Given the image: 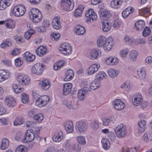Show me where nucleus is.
<instances>
[{"label": "nucleus", "instance_id": "nucleus-1", "mask_svg": "<svg viewBox=\"0 0 152 152\" xmlns=\"http://www.w3.org/2000/svg\"><path fill=\"white\" fill-rule=\"evenodd\" d=\"M98 47L103 48L104 50L108 51L112 48L113 45V39L111 37L107 39L104 36H99L97 41Z\"/></svg>", "mask_w": 152, "mask_h": 152}, {"label": "nucleus", "instance_id": "nucleus-2", "mask_svg": "<svg viewBox=\"0 0 152 152\" xmlns=\"http://www.w3.org/2000/svg\"><path fill=\"white\" fill-rule=\"evenodd\" d=\"M114 130L116 135L119 138L124 137L127 132L126 126L123 124L118 125Z\"/></svg>", "mask_w": 152, "mask_h": 152}, {"label": "nucleus", "instance_id": "nucleus-3", "mask_svg": "<svg viewBox=\"0 0 152 152\" xmlns=\"http://www.w3.org/2000/svg\"><path fill=\"white\" fill-rule=\"evenodd\" d=\"M50 100V98L48 96H42L36 100L35 104L39 107H42L48 104Z\"/></svg>", "mask_w": 152, "mask_h": 152}, {"label": "nucleus", "instance_id": "nucleus-4", "mask_svg": "<svg viewBox=\"0 0 152 152\" xmlns=\"http://www.w3.org/2000/svg\"><path fill=\"white\" fill-rule=\"evenodd\" d=\"M73 2V0H62L61 3V8L65 11H71L74 7Z\"/></svg>", "mask_w": 152, "mask_h": 152}, {"label": "nucleus", "instance_id": "nucleus-5", "mask_svg": "<svg viewBox=\"0 0 152 152\" xmlns=\"http://www.w3.org/2000/svg\"><path fill=\"white\" fill-rule=\"evenodd\" d=\"M60 51L65 55H69L72 53V48L71 45L67 43H62L59 48Z\"/></svg>", "mask_w": 152, "mask_h": 152}, {"label": "nucleus", "instance_id": "nucleus-6", "mask_svg": "<svg viewBox=\"0 0 152 152\" xmlns=\"http://www.w3.org/2000/svg\"><path fill=\"white\" fill-rule=\"evenodd\" d=\"M25 11V8L24 6L19 5L14 7L12 10V13L15 16L19 17L24 14Z\"/></svg>", "mask_w": 152, "mask_h": 152}, {"label": "nucleus", "instance_id": "nucleus-7", "mask_svg": "<svg viewBox=\"0 0 152 152\" xmlns=\"http://www.w3.org/2000/svg\"><path fill=\"white\" fill-rule=\"evenodd\" d=\"M86 16L88 18L86 22H92L97 20V16L96 13H95L92 9H89L86 13Z\"/></svg>", "mask_w": 152, "mask_h": 152}, {"label": "nucleus", "instance_id": "nucleus-8", "mask_svg": "<svg viewBox=\"0 0 152 152\" xmlns=\"http://www.w3.org/2000/svg\"><path fill=\"white\" fill-rule=\"evenodd\" d=\"M44 69L43 64L37 63L32 67L31 71L34 74L39 75L42 74Z\"/></svg>", "mask_w": 152, "mask_h": 152}, {"label": "nucleus", "instance_id": "nucleus-9", "mask_svg": "<svg viewBox=\"0 0 152 152\" xmlns=\"http://www.w3.org/2000/svg\"><path fill=\"white\" fill-rule=\"evenodd\" d=\"M88 128V125L86 121L81 120L77 122L75 128L80 133L85 131Z\"/></svg>", "mask_w": 152, "mask_h": 152}, {"label": "nucleus", "instance_id": "nucleus-10", "mask_svg": "<svg viewBox=\"0 0 152 152\" xmlns=\"http://www.w3.org/2000/svg\"><path fill=\"white\" fill-rule=\"evenodd\" d=\"M18 82L23 86H27L30 83V80L29 77L23 74L19 75L17 78Z\"/></svg>", "mask_w": 152, "mask_h": 152}, {"label": "nucleus", "instance_id": "nucleus-11", "mask_svg": "<svg viewBox=\"0 0 152 152\" xmlns=\"http://www.w3.org/2000/svg\"><path fill=\"white\" fill-rule=\"evenodd\" d=\"M35 137L34 131L31 129L27 130L23 138L24 142L32 141Z\"/></svg>", "mask_w": 152, "mask_h": 152}, {"label": "nucleus", "instance_id": "nucleus-12", "mask_svg": "<svg viewBox=\"0 0 152 152\" xmlns=\"http://www.w3.org/2000/svg\"><path fill=\"white\" fill-rule=\"evenodd\" d=\"M113 104L115 109L118 110H122L125 106L124 103L119 99L114 100Z\"/></svg>", "mask_w": 152, "mask_h": 152}, {"label": "nucleus", "instance_id": "nucleus-13", "mask_svg": "<svg viewBox=\"0 0 152 152\" xmlns=\"http://www.w3.org/2000/svg\"><path fill=\"white\" fill-rule=\"evenodd\" d=\"M90 91L88 88H84L79 90L77 93V97L80 101L83 100L86 94Z\"/></svg>", "mask_w": 152, "mask_h": 152}, {"label": "nucleus", "instance_id": "nucleus-14", "mask_svg": "<svg viewBox=\"0 0 152 152\" xmlns=\"http://www.w3.org/2000/svg\"><path fill=\"white\" fill-rule=\"evenodd\" d=\"M65 130L68 133L72 132L74 130L73 123L70 121H66L64 125Z\"/></svg>", "mask_w": 152, "mask_h": 152}, {"label": "nucleus", "instance_id": "nucleus-15", "mask_svg": "<svg viewBox=\"0 0 152 152\" xmlns=\"http://www.w3.org/2000/svg\"><path fill=\"white\" fill-rule=\"evenodd\" d=\"M74 28V32L77 35H83L86 32L85 28L79 24L76 25Z\"/></svg>", "mask_w": 152, "mask_h": 152}, {"label": "nucleus", "instance_id": "nucleus-16", "mask_svg": "<svg viewBox=\"0 0 152 152\" xmlns=\"http://www.w3.org/2000/svg\"><path fill=\"white\" fill-rule=\"evenodd\" d=\"M100 67L99 64H92L88 69L87 74L92 75L96 72Z\"/></svg>", "mask_w": 152, "mask_h": 152}, {"label": "nucleus", "instance_id": "nucleus-17", "mask_svg": "<svg viewBox=\"0 0 152 152\" xmlns=\"http://www.w3.org/2000/svg\"><path fill=\"white\" fill-rule=\"evenodd\" d=\"M143 101L142 97L140 94H137L134 96L133 103L134 105L138 106L141 104Z\"/></svg>", "mask_w": 152, "mask_h": 152}, {"label": "nucleus", "instance_id": "nucleus-18", "mask_svg": "<svg viewBox=\"0 0 152 152\" xmlns=\"http://www.w3.org/2000/svg\"><path fill=\"white\" fill-rule=\"evenodd\" d=\"M52 25L53 27L56 30H58L61 28L60 18L59 16L54 18L53 20Z\"/></svg>", "mask_w": 152, "mask_h": 152}, {"label": "nucleus", "instance_id": "nucleus-19", "mask_svg": "<svg viewBox=\"0 0 152 152\" xmlns=\"http://www.w3.org/2000/svg\"><path fill=\"white\" fill-rule=\"evenodd\" d=\"M36 51V53L38 56H42L46 54L47 49L45 47L40 46L37 48Z\"/></svg>", "mask_w": 152, "mask_h": 152}, {"label": "nucleus", "instance_id": "nucleus-20", "mask_svg": "<svg viewBox=\"0 0 152 152\" xmlns=\"http://www.w3.org/2000/svg\"><path fill=\"white\" fill-rule=\"evenodd\" d=\"M50 25V21L45 20L42 23V26L38 28L37 30L41 33L44 32L46 31V28L49 27Z\"/></svg>", "mask_w": 152, "mask_h": 152}, {"label": "nucleus", "instance_id": "nucleus-21", "mask_svg": "<svg viewBox=\"0 0 152 152\" xmlns=\"http://www.w3.org/2000/svg\"><path fill=\"white\" fill-rule=\"evenodd\" d=\"M63 137V133L61 130L58 131L53 137V141L59 142L61 141Z\"/></svg>", "mask_w": 152, "mask_h": 152}, {"label": "nucleus", "instance_id": "nucleus-22", "mask_svg": "<svg viewBox=\"0 0 152 152\" xmlns=\"http://www.w3.org/2000/svg\"><path fill=\"white\" fill-rule=\"evenodd\" d=\"M50 84L49 81L47 80L40 81L39 83V86L45 90H46L49 88Z\"/></svg>", "mask_w": 152, "mask_h": 152}, {"label": "nucleus", "instance_id": "nucleus-23", "mask_svg": "<svg viewBox=\"0 0 152 152\" xmlns=\"http://www.w3.org/2000/svg\"><path fill=\"white\" fill-rule=\"evenodd\" d=\"M5 100L6 105L9 107H13L16 105V101L12 97H6Z\"/></svg>", "mask_w": 152, "mask_h": 152}, {"label": "nucleus", "instance_id": "nucleus-24", "mask_svg": "<svg viewBox=\"0 0 152 152\" xmlns=\"http://www.w3.org/2000/svg\"><path fill=\"white\" fill-rule=\"evenodd\" d=\"M72 87V84L66 83L63 85V93L64 95H66L70 93Z\"/></svg>", "mask_w": 152, "mask_h": 152}, {"label": "nucleus", "instance_id": "nucleus-25", "mask_svg": "<svg viewBox=\"0 0 152 152\" xmlns=\"http://www.w3.org/2000/svg\"><path fill=\"white\" fill-rule=\"evenodd\" d=\"M101 23L102 25V30L104 32H107L110 30L111 29V26L108 20L102 21Z\"/></svg>", "mask_w": 152, "mask_h": 152}, {"label": "nucleus", "instance_id": "nucleus-26", "mask_svg": "<svg viewBox=\"0 0 152 152\" xmlns=\"http://www.w3.org/2000/svg\"><path fill=\"white\" fill-rule=\"evenodd\" d=\"M23 57L28 62L33 61L35 58V56L29 52H26L23 55Z\"/></svg>", "mask_w": 152, "mask_h": 152}, {"label": "nucleus", "instance_id": "nucleus-27", "mask_svg": "<svg viewBox=\"0 0 152 152\" xmlns=\"http://www.w3.org/2000/svg\"><path fill=\"white\" fill-rule=\"evenodd\" d=\"M100 16L102 19L103 21L108 20L110 19L112 15L108 11H104L101 12L100 14Z\"/></svg>", "mask_w": 152, "mask_h": 152}, {"label": "nucleus", "instance_id": "nucleus-28", "mask_svg": "<svg viewBox=\"0 0 152 152\" xmlns=\"http://www.w3.org/2000/svg\"><path fill=\"white\" fill-rule=\"evenodd\" d=\"M11 0H0V10H3L7 7L9 6Z\"/></svg>", "mask_w": 152, "mask_h": 152}, {"label": "nucleus", "instance_id": "nucleus-29", "mask_svg": "<svg viewBox=\"0 0 152 152\" xmlns=\"http://www.w3.org/2000/svg\"><path fill=\"white\" fill-rule=\"evenodd\" d=\"M145 26V23L143 20H140L136 22L134 25L136 29L138 31H141Z\"/></svg>", "mask_w": 152, "mask_h": 152}, {"label": "nucleus", "instance_id": "nucleus-30", "mask_svg": "<svg viewBox=\"0 0 152 152\" xmlns=\"http://www.w3.org/2000/svg\"><path fill=\"white\" fill-rule=\"evenodd\" d=\"M74 72L72 70L69 69L68 70L66 73L65 77L64 79V81H68L71 80L73 77Z\"/></svg>", "mask_w": 152, "mask_h": 152}, {"label": "nucleus", "instance_id": "nucleus-31", "mask_svg": "<svg viewBox=\"0 0 152 152\" xmlns=\"http://www.w3.org/2000/svg\"><path fill=\"white\" fill-rule=\"evenodd\" d=\"M134 11V9L132 7H129L125 9L122 12V15L124 18H126L129 15Z\"/></svg>", "mask_w": 152, "mask_h": 152}, {"label": "nucleus", "instance_id": "nucleus-32", "mask_svg": "<svg viewBox=\"0 0 152 152\" xmlns=\"http://www.w3.org/2000/svg\"><path fill=\"white\" fill-rule=\"evenodd\" d=\"M100 51L98 49H93L91 50L90 58L91 59L94 60L98 58L100 54Z\"/></svg>", "mask_w": 152, "mask_h": 152}, {"label": "nucleus", "instance_id": "nucleus-33", "mask_svg": "<svg viewBox=\"0 0 152 152\" xmlns=\"http://www.w3.org/2000/svg\"><path fill=\"white\" fill-rule=\"evenodd\" d=\"M146 122L144 120H141L138 123L139 126L138 131L139 132H143L145 130Z\"/></svg>", "mask_w": 152, "mask_h": 152}, {"label": "nucleus", "instance_id": "nucleus-34", "mask_svg": "<svg viewBox=\"0 0 152 152\" xmlns=\"http://www.w3.org/2000/svg\"><path fill=\"white\" fill-rule=\"evenodd\" d=\"M9 145V142L8 139L6 138L2 139L1 144L0 146V149L2 150H4L7 148Z\"/></svg>", "mask_w": 152, "mask_h": 152}, {"label": "nucleus", "instance_id": "nucleus-35", "mask_svg": "<svg viewBox=\"0 0 152 152\" xmlns=\"http://www.w3.org/2000/svg\"><path fill=\"white\" fill-rule=\"evenodd\" d=\"M101 86V83L99 81L96 79L92 82L90 84V88L92 90H95Z\"/></svg>", "mask_w": 152, "mask_h": 152}, {"label": "nucleus", "instance_id": "nucleus-36", "mask_svg": "<svg viewBox=\"0 0 152 152\" xmlns=\"http://www.w3.org/2000/svg\"><path fill=\"white\" fill-rule=\"evenodd\" d=\"M29 15V17L31 19L32 17H33V15H42V13L38 9L35 8H33L28 13Z\"/></svg>", "mask_w": 152, "mask_h": 152}, {"label": "nucleus", "instance_id": "nucleus-37", "mask_svg": "<svg viewBox=\"0 0 152 152\" xmlns=\"http://www.w3.org/2000/svg\"><path fill=\"white\" fill-rule=\"evenodd\" d=\"M11 45V40L10 39L8 38L2 42L0 45V46L2 48H6L7 47H10Z\"/></svg>", "mask_w": 152, "mask_h": 152}, {"label": "nucleus", "instance_id": "nucleus-38", "mask_svg": "<svg viewBox=\"0 0 152 152\" xmlns=\"http://www.w3.org/2000/svg\"><path fill=\"white\" fill-rule=\"evenodd\" d=\"M137 75L139 78L142 80H144L146 77V73L145 70L142 68H141L137 71Z\"/></svg>", "mask_w": 152, "mask_h": 152}, {"label": "nucleus", "instance_id": "nucleus-39", "mask_svg": "<svg viewBox=\"0 0 152 152\" xmlns=\"http://www.w3.org/2000/svg\"><path fill=\"white\" fill-rule=\"evenodd\" d=\"M107 73L109 76L111 78H114L118 74V71H116L113 69H110L107 71Z\"/></svg>", "mask_w": 152, "mask_h": 152}, {"label": "nucleus", "instance_id": "nucleus-40", "mask_svg": "<svg viewBox=\"0 0 152 152\" xmlns=\"http://www.w3.org/2000/svg\"><path fill=\"white\" fill-rule=\"evenodd\" d=\"M106 75L105 72H100L96 75V78L95 79L100 83L101 80L105 78Z\"/></svg>", "mask_w": 152, "mask_h": 152}, {"label": "nucleus", "instance_id": "nucleus-41", "mask_svg": "<svg viewBox=\"0 0 152 152\" xmlns=\"http://www.w3.org/2000/svg\"><path fill=\"white\" fill-rule=\"evenodd\" d=\"M84 7L83 5H80L76 9L74 13V16L77 17L81 16L84 9Z\"/></svg>", "mask_w": 152, "mask_h": 152}, {"label": "nucleus", "instance_id": "nucleus-42", "mask_svg": "<svg viewBox=\"0 0 152 152\" xmlns=\"http://www.w3.org/2000/svg\"><path fill=\"white\" fill-rule=\"evenodd\" d=\"M121 3V0H113L111 3V6L112 7L117 9L120 7Z\"/></svg>", "mask_w": 152, "mask_h": 152}, {"label": "nucleus", "instance_id": "nucleus-43", "mask_svg": "<svg viewBox=\"0 0 152 152\" xmlns=\"http://www.w3.org/2000/svg\"><path fill=\"white\" fill-rule=\"evenodd\" d=\"M65 62L64 60H60L58 61L57 63H56L53 66V68L56 70L59 69L61 67L63 66Z\"/></svg>", "mask_w": 152, "mask_h": 152}, {"label": "nucleus", "instance_id": "nucleus-44", "mask_svg": "<svg viewBox=\"0 0 152 152\" xmlns=\"http://www.w3.org/2000/svg\"><path fill=\"white\" fill-rule=\"evenodd\" d=\"M101 142L102 144L103 148L105 150L108 149L110 147V143L107 139H103L102 140Z\"/></svg>", "mask_w": 152, "mask_h": 152}, {"label": "nucleus", "instance_id": "nucleus-45", "mask_svg": "<svg viewBox=\"0 0 152 152\" xmlns=\"http://www.w3.org/2000/svg\"><path fill=\"white\" fill-rule=\"evenodd\" d=\"M0 74H1L2 77L4 80L8 79L10 76V74L8 72L4 69L0 70Z\"/></svg>", "mask_w": 152, "mask_h": 152}, {"label": "nucleus", "instance_id": "nucleus-46", "mask_svg": "<svg viewBox=\"0 0 152 152\" xmlns=\"http://www.w3.org/2000/svg\"><path fill=\"white\" fill-rule=\"evenodd\" d=\"M5 23L7 28L13 29L15 27V23L13 20H9L6 21Z\"/></svg>", "mask_w": 152, "mask_h": 152}, {"label": "nucleus", "instance_id": "nucleus-47", "mask_svg": "<svg viewBox=\"0 0 152 152\" xmlns=\"http://www.w3.org/2000/svg\"><path fill=\"white\" fill-rule=\"evenodd\" d=\"M24 122V120L22 118L17 117L13 121L14 126H18L22 124Z\"/></svg>", "mask_w": 152, "mask_h": 152}, {"label": "nucleus", "instance_id": "nucleus-48", "mask_svg": "<svg viewBox=\"0 0 152 152\" xmlns=\"http://www.w3.org/2000/svg\"><path fill=\"white\" fill-rule=\"evenodd\" d=\"M138 55L137 52L135 50H132L130 53L129 59L132 61H134L136 60V58Z\"/></svg>", "mask_w": 152, "mask_h": 152}, {"label": "nucleus", "instance_id": "nucleus-49", "mask_svg": "<svg viewBox=\"0 0 152 152\" xmlns=\"http://www.w3.org/2000/svg\"><path fill=\"white\" fill-rule=\"evenodd\" d=\"M99 124L98 121L94 120L91 123V127L93 130H96L99 128Z\"/></svg>", "mask_w": 152, "mask_h": 152}, {"label": "nucleus", "instance_id": "nucleus-50", "mask_svg": "<svg viewBox=\"0 0 152 152\" xmlns=\"http://www.w3.org/2000/svg\"><path fill=\"white\" fill-rule=\"evenodd\" d=\"M42 15H40L39 14V15H37V16L36 15L34 16L33 15V17H32L31 18H32L33 21L35 23H38L39 22L42 18Z\"/></svg>", "mask_w": 152, "mask_h": 152}, {"label": "nucleus", "instance_id": "nucleus-51", "mask_svg": "<svg viewBox=\"0 0 152 152\" xmlns=\"http://www.w3.org/2000/svg\"><path fill=\"white\" fill-rule=\"evenodd\" d=\"M43 115L41 114H36L33 116V119L38 122H40L43 120Z\"/></svg>", "mask_w": 152, "mask_h": 152}, {"label": "nucleus", "instance_id": "nucleus-52", "mask_svg": "<svg viewBox=\"0 0 152 152\" xmlns=\"http://www.w3.org/2000/svg\"><path fill=\"white\" fill-rule=\"evenodd\" d=\"M21 101L24 103H27L28 102L29 97L25 93L22 94L21 97Z\"/></svg>", "mask_w": 152, "mask_h": 152}, {"label": "nucleus", "instance_id": "nucleus-53", "mask_svg": "<svg viewBox=\"0 0 152 152\" xmlns=\"http://www.w3.org/2000/svg\"><path fill=\"white\" fill-rule=\"evenodd\" d=\"M15 152H27V149L24 146L20 145L16 148Z\"/></svg>", "mask_w": 152, "mask_h": 152}, {"label": "nucleus", "instance_id": "nucleus-54", "mask_svg": "<svg viewBox=\"0 0 152 152\" xmlns=\"http://www.w3.org/2000/svg\"><path fill=\"white\" fill-rule=\"evenodd\" d=\"M77 140L78 143L82 145H83L86 143L85 139L83 136H78L77 138Z\"/></svg>", "mask_w": 152, "mask_h": 152}, {"label": "nucleus", "instance_id": "nucleus-55", "mask_svg": "<svg viewBox=\"0 0 152 152\" xmlns=\"http://www.w3.org/2000/svg\"><path fill=\"white\" fill-rule=\"evenodd\" d=\"M113 117H111L110 118H104L102 119L103 125L104 126H107L109 125L110 121H112L111 119Z\"/></svg>", "mask_w": 152, "mask_h": 152}, {"label": "nucleus", "instance_id": "nucleus-56", "mask_svg": "<svg viewBox=\"0 0 152 152\" xmlns=\"http://www.w3.org/2000/svg\"><path fill=\"white\" fill-rule=\"evenodd\" d=\"M151 30L148 27H146L143 31L142 34L144 37L148 36L151 33Z\"/></svg>", "mask_w": 152, "mask_h": 152}, {"label": "nucleus", "instance_id": "nucleus-57", "mask_svg": "<svg viewBox=\"0 0 152 152\" xmlns=\"http://www.w3.org/2000/svg\"><path fill=\"white\" fill-rule=\"evenodd\" d=\"M129 52L127 49L123 50L120 51V55L121 57L125 58L127 56Z\"/></svg>", "mask_w": 152, "mask_h": 152}, {"label": "nucleus", "instance_id": "nucleus-58", "mask_svg": "<svg viewBox=\"0 0 152 152\" xmlns=\"http://www.w3.org/2000/svg\"><path fill=\"white\" fill-rule=\"evenodd\" d=\"M113 26L115 28H118L121 24L120 21L118 19L114 20L112 22Z\"/></svg>", "mask_w": 152, "mask_h": 152}, {"label": "nucleus", "instance_id": "nucleus-59", "mask_svg": "<svg viewBox=\"0 0 152 152\" xmlns=\"http://www.w3.org/2000/svg\"><path fill=\"white\" fill-rule=\"evenodd\" d=\"M108 136L111 141H114L116 139V137L113 132H110L108 134Z\"/></svg>", "mask_w": 152, "mask_h": 152}, {"label": "nucleus", "instance_id": "nucleus-60", "mask_svg": "<svg viewBox=\"0 0 152 152\" xmlns=\"http://www.w3.org/2000/svg\"><path fill=\"white\" fill-rule=\"evenodd\" d=\"M60 37L59 34L57 33H53L51 35V37L52 38H54L56 40H57L59 39Z\"/></svg>", "mask_w": 152, "mask_h": 152}, {"label": "nucleus", "instance_id": "nucleus-61", "mask_svg": "<svg viewBox=\"0 0 152 152\" xmlns=\"http://www.w3.org/2000/svg\"><path fill=\"white\" fill-rule=\"evenodd\" d=\"M150 135L149 133L148 132H146L144 135L143 136L142 139L144 140V142H148L149 141V139H148V136Z\"/></svg>", "mask_w": 152, "mask_h": 152}, {"label": "nucleus", "instance_id": "nucleus-62", "mask_svg": "<svg viewBox=\"0 0 152 152\" xmlns=\"http://www.w3.org/2000/svg\"><path fill=\"white\" fill-rule=\"evenodd\" d=\"M15 65L18 67L20 66L23 64V62L20 60V58H17L15 60Z\"/></svg>", "mask_w": 152, "mask_h": 152}, {"label": "nucleus", "instance_id": "nucleus-63", "mask_svg": "<svg viewBox=\"0 0 152 152\" xmlns=\"http://www.w3.org/2000/svg\"><path fill=\"white\" fill-rule=\"evenodd\" d=\"M6 109L4 107L0 106V115L4 114L6 111Z\"/></svg>", "mask_w": 152, "mask_h": 152}, {"label": "nucleus", "instance_id": "nucleus-64", "mask_svg": "<svg viewBox=\"0 0 152 152\" xmlns=\"http://www.w3.org/2000/svg\"><path fill=\"white\" fill-rule=\"evenodd\" d=\"M150 11V9L148 8H143L140 10V12H141L143 14H145L148 13Z\"/></svg>", "mask_w": 152, "mask_h": 152}]
</instances>
